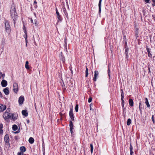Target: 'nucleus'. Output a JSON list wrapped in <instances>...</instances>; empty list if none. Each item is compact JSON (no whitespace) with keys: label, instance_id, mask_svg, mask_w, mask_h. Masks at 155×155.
Masks as SVG:
<instances>
[{"label":"nucleus","instance_id":"nucleus-1","mask_svg":"<svg viewBox=\"0 0 155 155\" xmlns=\"http://www.w3.org/2000/svg\"><path fill=\"white\" fill-rule=\"evenodd\" d=\"M10 14L14 21V24L15 25L16 21L18 19V15L16 12L15 8L14 6H12L11 8Z\"/></svg>","mask_w":155,"mask_h":155},{"label":"nucleus","instance_id":"nucleus-2","mask_svg":"<svg viewBox=\"0 0 155 155\" xmlns=\"http://www.w3.org/2000/svg\"><path fill=\"white\" fill-rule=\"evenodd\" d=\"M63 84L64 85V87H65V84L67 87H68L70 90L72 89L73 84L72 81L69 78H67L65 81H64L62 80Z\"/></svg>","mask_w":155,"mask_h":155},{"label":"nucleus","instance_id":"nucleus-3","mask_svg":"<svg viewBox=\"0 0 155 155\" xmlns=\"http://www.w3.org/2000/svg\"><path fill=\"white\" fill-rule=\"evenodd\" d=\"M10 109L9 108H7L6 111L4 113L3 117L5 120L7 121L9 120V118H11V115L10 113Z\"/></svg>","mask_w":155,"mask_h":155},{"label":"nucleus","instance_id":"nucleus-4","mask_svg":"<svg viewBox=\"0 0 155 155\" xmlns=\"http://www.w3.org/2000/svg\"><path fill=\"white\" fill-rule=\"evenodd\" d=\"M5 26L6 31L7 32H9L11 31V28L9 23L8 21H6L5 23Z\"/></svg>","mask_w":155,"mask_h":155},{"label":"nucleus","instance_id":"nucleus-5","mask_svg":"<svg viewBox=\"0 0 155 155\" xmlns=\"http://www.w3.org/2000/svg\"><path fill=\"white\" fill-rule=\"evenodd\" d=\"M13 86L14 92L16 93H17L18 89V84L16 83H14L13 84Z\"/></svg>","mask_w":155,"mask_h":155},{"label":"nucleus","instance_id":"nucleus-6","mask_svg":"<svg viewBox=\"0 0 155 155\" xmlns=\"http://www.w3.org/2000/svg\"><path fill=\"white\" fill-rule=\"evenodd\" d=\"M69 116L71 119L72 120H74V114L73 112V109L72 108L69 111Z\"/></svg>","mask_w":155,"mask_h":155},{"label":"nucleus","instance_id":"nucleus-7","mask_svg":"<svg viewBox=\"0 0 155 155\" xmlns=\"http://www.w3.org/2000/svg\"><path fill=\"white\" fill-rule=\"evenodd\" d=\"M24 100V98L23 96H21L19 97L18 99V103L20 105L23 104Z\"/></svg>","mask_w":155,"mask_h":155},{"label":"nucleus","instance_id":"nucleus-8","mask_svg":"<svg viewBox=\"0 0 155 155\" xmlns=\"http://www.w3.org/2000/svg\"><path fill=\"white\" fill-rule=\"evenodd\" d=\"M99 72L97 71H94V77L93 78V80L95 81L97 79V77L98 76Z\"/></svg>","mask_w":155,"mask_h":155},{"label":"nucleus","instance_id":"nucleus-9","mask_svg":"<svg viewBox=\"0 0 155 155\" xmlns=\"http://www.w3.org/2000/svg\"><path fill=\"white\" fill-rule=\"evenodd\" d=\"M1 84L2 87H5L7 85V82L6 80H3L1 82Z\"/></svg>","mask_w":155,"mask_h":155},{"label":"nucleus","instance_id":"nucleus-10","mask_svg":"<svg viewBox=\"0 0 155 155\" xmlns=\"http://www.w3.org/2000/svg\"><path fill=\"white\" fill-rule=\"evenodd\" d=\"M69 126H70V129L71 131V134L73 133V131L72 130L73 129V124L72 121H70L69 122Z\"/></svg>","mask_w":155,"mask_h":155},{"label":"nucleus","instance_id":"nucleus-11","mask_svg":"<svg viewBox=\"0 0 155 155\" xmlns=\"http://www.w3.org/2000/svg\"><path fill=\"white\" fill-rule=\"evenodd\" d=\"M6 109V106L5 105L0 104V112L3 111Z\"/></svg>","mask_w":155,"mask_h":155},{"label":"nucleus","instance_id":"nucleus-12","mask_svg":"<svg viewBox=\"0 0 155 155\" xmlns=\"http://www.w3.org/2000/svg\"><path fill=\"white\" fill-rule=\"evenodd\" d=\"M18 116V114L17 113H14L12 114L11 117L13 120H15L17 119Z\"/></svg>","mask_w":155,"mask_h":155},{"label":"nucleus","instance_id":"nucleus-13","mask_svg":"<svg viewBox=\"0 0 155 155\" xmlns=\"http://www.w3.org/2000/svg\"><path fill=\"white\" fill-rule=\"evenodd\" d=\"M4 140L6 143H8L9 141V136L8 134H6L4 137Z\"/></svg>","mask_w":155,"mask_h":155},{"label":"nucleus","instance_id":"nucleus-14","mask_svg":"<svg viewBox=\"0 0 155 155\" xmlns=\"http://www.w3.org/2000/svg\"><path fill=\"white\" fill-rule=\"evenodd\" d=\"M3 91L6 95H8L9 94V91L8 87H6L4 89Z\"/></svg>","mask_w":155,"mask_h":155},{"label":"nucleus","instance_id":"nucleus-15","mask_svg":"<svg viewBox=\"0 0 155 155\" xmlns=\"http://www.w3.org/2000/svg\"><path fill=\"white\" fill-rule=\"evenodd\" d=\"M22 114L23 115L25 116V117L27 116L28 114L27 110H22Z\"/></svg>","mask_w":155,"mask_h":155},{"label":"nucleus","instance_id":"nucleus-16","mask_svg":"<svg viewBox=\"0 0 155 155\" xmlns=\"http://www.w3.org/2000/svg\"><path fill=\"white\" fill-rule=\"evenodd\" d=\"M63 11H64V12L65 15H66L67 18L68 19V15L67 11L66 10V9L64 7L63 8Z\"/></svg>","mask_w":155,"mask_h":155},{"label":"nucleus","instance_id":"nucleus-17","mask_svg":"<svg viewBox=\"0 0 155 155\" xmlns=\"http://www.w3.org/2000/svg\"><path fill=\"white\" fill-rule=\"evenodd\" d=\"M146 49H147V51L148 52V56L150 57H152V54H151L150 53V50H149V48L147 47V46H146Z\"/></svg>","mask_w":155,"mask_h":155},{"label":"nucleus","instance_id":"nucleus-18","mask_svg":"<svg viewBox=\"0 0 155 155\" xmlns=\"http://www.w3.org/2000/svg\"><path fill=\"white\" fill-rule=\"evenodd\" d=\"M102 0H99V2L98 4V6H99V13L100 14L101 11V4Z\"/></svg>","mask_w":155,"mask_h":155},{"label":"nucleus","instance_id":"nucleus-19","mask_svg":"<svg viewBox=\"0 0 155 155\" xmlns=\"http://www.w3.org/2000/svg\"><path fill=\"white\" fill-rule=\"evenodd\" d=\"M28 141L30 143L32 144L34 143V140L33 138L31 137L29 139Z\"/></svg>","mask_w":155,"mask_h":155},{"label":"nucleus","instance_id":"nucleus-20","mask_svg":"<svg viewBox=\"0 0 155 155\" xmlns=\"http://www.w3.org/2000/svg\"><path fill=\"white\" fill-rule=\"evenodd\" d=\"M20 149V150L21 151V152H25L26 150L25 147L24 146L21 147Z\"/></svg>","mask_w":155,"mask_h":155},{"label":"nucleus","instance_id":"nucleus-21","mask_svg":"<svg viewBox=\"0 0 155 155\" xmlns=\"http://www.w3.org/2000/svg\"><path fill=\"white\" fill-rule=\"evenodd\" d=\"M129 103L130 105L132 107L134 105V102L133 100L131 99H130L129 100Z\"/></svg>","mask_w":155,"mask_h":155},{"label":"nucleus","instance_id":"nucleus-22","mask_svg":"<svg viewBox=\"0 0 155 155\" xmlns=\"http://www.w3.org/2000/svg\"><path fill=\"white\" fill-rule=\"evenodd\" d=\"M56 14L58 19L60 21H61L62 20V18L60 15L59 13V12H57Z\"/></svg>","mask_w":155,"mask_h":155},{"label":"nucleus","instance_id":"nucleus-23","mask_svg":"<svg viewBox=\"0 0 155 155\" xmlns=\"http://www.w3.org/2000/svg\"><path fill=\"white\" fill-rule=\"evenodd\" d=\"M145 103L147 105V107H150V105L148 101L147 98H145Z\"/></svg>","mask_w":155,"mask_h":155},{"label":"nucleus","instance_id":"nucleus-24","mask_svg":"<svg viewBox=\"0 0 155 155\" xmlns=\"http://www.w3.org/2000/svg\"><path fill=\"white\" fill-rule=\"evenodd\" d=\"M60 55L61 56V59L63 62H64L65 61V59L64 57L63 56L62 53V52H61V54Z\"/></svg>","mask_w":155,"mask_h":155},{"label":"nucleus","instance_id":"nucleus-25","mask_svg":"<svg viewBox=\"0 0 155 155\" xmlns=\"http://www.w3.org/2000/svg\"><path fill=\"white\" fill-rule=\"evenodd\" d=\"M12 130L14 131H16L18 129V127L16 125H13L12 126Z\"/></svg>","mask_w":155,"mask_h":155},{"label":"nucleus","instance_id":"nucleus-26","mask_svg":"<svg viewBox=\"0 0 155 155\" xmlns=\"http://www.w3.org/2000/svg\"><path fill=\"white\" fill-rule=\"evenodd\" d=\"M25 67L27 69H29V67L28 65V62L27 61L25 62Z\"/></svg>","mask_w":155,"mask_h":155},{"label":"nucleus","instance_id":"nucleus-27","mask_svg":"<svg viewBox=\"0 0 155 155\" xmlns=\"http://www.w3.org/2000/svg\"><path fill=\"white\" fill-rule=\"evenodd\" d=\"M131 123V120L130 119H128L127 120V125L128 126H129L130 125V124Z\"/></svg>","mask_w":155,"mask_h":155},{"label":"nucleus","instance_id":"nucleus-28","mask_svg":"<svg viewBox=\"0 0 155 155\" xmlns=\"http://www.w3.org/2000/svg\"><path fill=\"white\" fill-rule=\"evenodd\" d=\"M88 69L87 68V67H86V71H85V72H86L85 76L86 77H87L88 76Z\"/></svg>","mask_w":155,"mask_h":155},{"label":"nucleus","instance_id":"nucleus-29","mask_svg":"<svg viewBox=\"0 0 155 155\" xmlns=\"http://www.w3.org/2000/svg\"><path fill=\"white\" fill-rule=\"evenodd\" d=\"M90 146L91 147V154L93 153V147L92 144H91L90 145Z\"/></svg>","mask_w":155,"mask_h":155},{"label":"nucleus","instance_id":"nucleus-30","mask_svg":"<svg viewBox=\"0 0 155 155\" xmlns=\"http://www.w3.org/2000/svg\"><path fill=\"white\" fill-rule=\"evenodd\" d=\"M25 35H24V37L25 38V39H26L27 38V33L26 30H25Z\"/></svg>","mask_w":155,"mask_h":155},{"label":"nucleus","instance_id":"nucleus-31","mask_svg":"<svg viewBox=\"0 0 155 155\" xmlns=\"http://www.w3.org/2000/svg\"><path fill=\"white\" fill-rule=\"evenodd\" d=\"M75 110L76 112H77L78 111V105L76 104L75 108Z\"/></svg>","mask_w":155,"mask_h":155},{"label":"nucleus","instance_id":"nucleus-32","mask_svg":"<svg viewBox=\"0 0 155 155\" xmlns=\"http://www.w3.org/2000/svg\"><path fill=\"white\" fill-rule=\"evenodd\" d=\"M121 99H123L124 98V93L122 89L121 90Z\"/></svg>","mask_w":155,"mask_h":155},{"label":"nucleus","instance_id":"nucleus-33","mask_svg":"<svg viewBox=\"0 0 155 155\" xmlns=\"http://www.w3.org/2000/svg\"><path fill=\"white\" fill-rule=\"evenodd\" d=\"M141 104V102H140L139 104V108L140 109V114H142V110H141V109L142 108V107H140Z\"/></svg>","mask_w":155,"mask_h":155},{"label":"nucleus","instance_id":"nucleus-34","mask_svg":"<svg viewBox=\"0 0 155 155\" xmlns=\"http://www.w3.org/2000/svg\"><path fill=\"white\" fill-rule=\"evenodd\" d=\"M108 74L109 78H110V71L109 68V66H108Z\"/></svg>","mask_w":155,"mask_h":155},{"label":"nucleus","instance_id":"nucleus-35","mask_svg":"<svg viewBox=\"0 0 155 155\" xmlns=\"http://www.w3.org/2000/svg\"><path fill=\"white\" fill-rule=\"evenodd\" d=\"M121 100H122V107L123 108L124 107V101L123 100V99H121Z\"/></svg>","mask_w":155,"mask_h":155},{"label":"nucleus","instance_id":"nucleus-36","mask_svg":"<svg viewBox=\"0 0 155 155\" xmlns=\"http://www.w3.org/2000/svg\"><path fill=\"white\" fill-rule=\"evenodd\" d=\"M128 48H127L125 49V53L126 55L127 58V54H128Z\"/></svg>","mask_w":155,"mask_h":155},{"label":"nucleus","instance_id":"nucleus-37","mask_svg":"<svg viewBox=\"0 0 155 155\" xmlns=\"http://www.w3.org/2000/svg\"><path fill=\"white\" fill-rule=\"evenodd\" d=\"M138 29L137 28H135V33L137 35V33H138Z\"/></svg>","mask_w":155,"mask_h":155},{"label":"nucleus","instance_id":"nucleus-38","mask_svg":"<svg viewBox=\"0 0 155 155\" xmlns=\"http://www.w3.org/2000/svg\"><path fill=\"white\" fill-rule=\"evenodd\" d=\"M18 155H24L23 152H18Z\"/></svg>","mask_w":155,"mask_h":155},{"label":"nucleus","instance_id":"nucleus-39","mask_svg":"<svg viewBox=\"0 0 155 155\" xmlns=\"http://www.w3.org/2000/svg\"><path fill=\"white\" fill-rule=\"evenodd\" d=\"M92 101V98L91 97H90L89 98L88 100V102L89 103H90Z\"/></svg>","mask_w":155,"mask_h":155},{"label":"nucleus","instance_id":"nucleus-40","mask_svg":"<svg viewBox=\"0 0 155 155\" xmlns=\"http://www.w3.org/2000/svg\"><path fill=\"white\" fill-rule=\"evenodd\" d=\"M154 115H153L152 117V120L153 122V124H154L155 123V120H154Z\"/></svg>","mask_w":155,"mask_h":155},{"label":"nucleus","instance_id":"nucleus-41","mask_svg":"<svg viewBox=\"0 0 155 155\" xmlns=\"http://www.w3.org/2000/svg\"><path fill=\"white\" fill-rule=\"evenodd\" d=\"M130 151L132 150H133V147H132V145H131V143H130Z\"/></svg>","mask_w":155,"mask_h":155},{"label":"nucleus","instance_id":"nucleus-42","mask_svg":"<svg viewBox=\"0 0 155 155\" xmlns=\"http://www.w3.org/2000/svg\"><path fill=\"white\" fill-rule=\"evenodd\" d=\"M93 105V104L92 103H91L90 104V109L91 110H93L92 109V108H91V106Z\"/></svg>","mask_w":155,"mask_h":155},{"label":"nucleus","instance_id":"nucleus-43","mask_svg":"<svg viewBox=\"0 0 155 155\" xmlns=\"http://www.w3.org/2000/svg\"><path fill=\"white\" fill-rule=\"evenodd\" d=\"M35 24L36 26H37L38 25V23L36 20L35 21Z\"/></svg>","mask_w":155,"mask_h":155},{"label":"nucleus","instance_id":"nucleus-44","mask_svg":"<svg viewBox=\"0 0 155 155\" xmlns=\"http://www.w3.org/2000/svg\"><path fill=\"white\" fill-rule=\"evenodd\" d=\"M5 74H2V75L0 76V78H1V77L2 76L3 78V79H4L5 77Z\"/></svg>","mask_w":155,"mask_h":155},{"label":"nucleus","instance_id":"nucleus-45","mask_svg":"<svg viewBox=\"0 0 155 155\" xmlns=\"http://www.w3.org/2000/svg\"><path fill=\"white\" fill-rule=\"evenodd\" d=\"M43 154L44 155V154H45V147H44V146H43Z\"/></svg>","mask_w":155,"mask_h":155},{"label":"nucleus","instance_id":"nucleus-46","mask_svg":"<svg viewBox=\"0 0 155 155\" xmlns=\"http://www.w3.org/2000/svg\"><path fill=\"white\" fill-rule=\"evenodd\" d=\"M153 3L152 4L153 6H155V0L153 1Z\"/></svg>","mask_w":155,"mask_h":155},{"label":"nucleus","instance_id":"nucleus-47","mask_svg":"<svg viewBox=\"0 0 155 155\" xmlns=\"http://www.w3.org/2000/svg\"><path fill=\"white\" fill-rule=\"evenodd\" d=\"M66 3H67V6H68V11H69V6L68 5V2L67 1V0H66Z\"/></svg>","mask_w":155,"mask_h":155},{"label":"nucleus","instance_id":"nucleus-48","mask_svg":"<svg viewBox=\"0 0 155 155\" xmlns=\"http://www.w3.org/2000/svg\"><path fill=\"white\" fill-rule=\"evenodd\" d=\"M3 132V131L2 129H0V134H2Z\"/></svg>","mask_w":155,"mask_h":155},{"label":"nucleus","instance_id":"nucleus-49","mask_svg":"<svg viewBox=\"0 0 155 155\" xmlns=\"http://www.w3.org/2000/svg\"><path fill=\"white\" fill-rule=\"evenodd\" d=\"M3 127V125L2 124H0V129H2V128Z\"/></svg>","mask_w":155,"mask_h":155},{"label":"nucleus","instance_id":"nucleus-50","mask_svg":"<svg viewBox=\"0 0 155 155\" xmlns=\"http://www.w3.org/2000/svg\"><path fill=\"white\" fill-rule=\"evenodd\" d=\"M130 151V155H132L134 153L133 152L132 150Z\"/></svg>","mask_w":155,"mask_h":155},{"label":"nucleus","instance_id":"nucleus-51","mask_svg":"<svg viewBox=\"0 0 155 155\" xmlns=\"http://www.w3.org/2000/svg\"><path fill=\"white\" fill-rule=\"evenodd\" d=\"M145 2L147 3H148L149 2L150 0H144Z\"/></svg>","mask_w":155,"mask_h":155},{"label":"nucleus","instance_id":"nucleus-52","mask_svg":"<svg viewBox=\"0 0 155 155\" xmlns=\"http://www.w3.org/2000/svg\"><path fill=\"white\" fill-rule=\"evenodd\" d=\"M25 30H26V28L25 27V25H24V28H23V30L24 31V32H25Z\"/></svg>","mask_w":155,"mask_h":155},{"label":"nucleus","instance_id":"nucleus-53","mask_svg":"<svg viewBox=\"0 0 155 155\" xmlns=\"http://www.w3.org/2000/svg\"><path fill=\"white\" fill-rule=\"evenodd\" d=\"M0 97H1V98H2V94L0 91Z\"/></svg>","mask_w":155,"mask_h":155},{"label":"nucleus","instance_id":"nucleus-54","mask_svg":"<svg viewBox=\"0 0 155 155\" xmlns=\"http://www.w3.org/2000/svg\"><path fill=\"white\" fill-rule=\"evenodd\" d=\"M135 35H136V38L137 39V37H138V33H137V35L136 34H135Z\"/></svg>","mask_w":155,"mask_h":155},{"label":"nucleus","instance_id":"nucleus-55","mask_svg":"<svg viewBox=\"0 0 155 155\" xmlns=\"http://www.w3.org/2000/svg\"><path fill=\"white\" fill-rule=\"evenodd\" d=\"M35 109L36 110V103H35Z\"/></svg>","mask_w":155,"mask_h":155},{"label":"nucleus","instance_id":"nucleus-56","mask_svg":"<svg viewBox=\"0 0 155 155\" xmlns=\"http://www.w3.org/2000/svg\"><path fill=\"white\" fill-rule=\"evenodd\" d=\"M56 13H57V12H58L57 8H56Z\"/></svg>","mask_w":155,"mask_h":155},{"label":"nucleus","instance_id":"nucleus-57","mask_svg":"<svg viewBox=\"0 0 155 155\" xmlns=\"http://www.w3.org/2000/svg\"><path fill=\"white\" fill-rule=\"evenodd\" d=\"M27 124H29V120H27Z\"/></svg>","mask_w":155,"mask_h":155},{"label":"nucleus","instance_id":"nucleus-58","mask_svg":"<svg viewBox=\"0 0 155 155\" xmlns=\"http://www.w3.org/2000/svg\"><path fill=\"white\" fill-rule=\"evenodd\" d=\"M15 139L16 140H17V137L16 136H15L14 137Z\"/></svg>","mask_w":155,"mask_h":155},{"label":"nucleus","instance_id":"nucleus-59","mask_svg":"<svg viewBox=\"0 0 155 155\" xmlns=\"http://www.w3.org/2000/svg\"><path fill=\"white\" fill-rule=\"evenodd\" d=\"M34 4H37V2L35 1L34 2Z\"/></svg>","mask_w":155,"mask_h":155},{"label":"nucleus","instance_id":"nucleus-60","mask_svg":"<svg viewBox=\"0 0 155 155\" xmlns=\"http://www.w3.org/2000/svg\"><path fill=\"white\" fill-rule=\"evenodd\" d=\"M2 74H3L1 72H0V75H1V76L2 75Z\"/></svg>","mask_w":155,"mask_h":155},{"label":"nucleus","instance_id":"nucleus-61","mask_svg":"<svg viewBox=\"0 0 155 155\" xmlns=\"http://www.w3.org/2000/svg\"><path fill=\"white\" fill-rule=\"evenodd\" d=\"M60 114L61 116L62 115V114L61 113H60Z\"/></svg>","mask_w":155,"mask_h":155},{"label":"nucleus","instance_id":"nucleus-62","mask_svg":"<svg viewBox=\"0 0 155 155\" xmlns=\"http://www.w3.org/2000/svg\"><path fill=\"white\" fill-rule=\"evenodd\" d=\"M31 21L32 23H33V20L32 19H31Z\"/></svg>","mask_w":155,"mask_h":155},{"label":"nucleus","instance_id":"nucleus-63","mask_svg":"<svg viewBox=\"0 0 155 155\" xmlns=\"http://www.w3.org/2000/svg\"><path fill=\"white\" fill-rule=\"evenodd\" d=\"M25 41H26V43H27V41H27V39H25Z\"/></svg>","mask_w":155,"mask_h":155},{"label":"nucleus","instance_id":"nucleus-64","mask_svg":"<svg viewBox=\"0 0 155 155\" xmlns=\"http://www.w3.org/2000/svg\"><path fill=\"white\" fill-rule=\"evenodd\" d=\"M66 51L67 52V48H66Z\"/></svg>","mask_w":155,"mask_h":155}]
</instances>
